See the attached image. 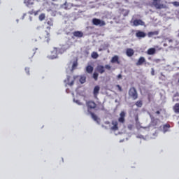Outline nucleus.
Wrapping results in <instances>:
<instances>
[{
	"label": "nucleus",
	"mask_w": 179,
	"mask_h": 179,
	"mask_svg": "<svg viewBox=\"0 0 179 179\" xmlns=\"http://www.w3.org/2000/svg\"><path fill=\"white\" fill-rule=\"evenodd\" d=\"M48 30H51V27H47Z\"/></svg>",
	"instance_id": "4c0bfd02"
},
{
	"label": "nucleus",
	"mask_w": 179,
	"mask_h": 179,
	"mask_svg": "<svg viewBox=\"0 0 179 179\" xmlns=\"http://www.w3.org/2000/svg\"><path fill=\"white\" fill-rule=\"evenodd\" d=\"M158 61H160V59H157V62Z\"/></svg>",
	"instance_id": "c03bdc74"
},
{
	"label": "nucleus",
	"mask_w": 179,
	"mask_h": 179,
	"mask_svg": "<svg viewBox=\"0 0 179 179\" xmlns=\"http://www.w3.org/2000/svg\"><path fill=\"white\" fill-rule=\"evenodd\" d=\"M92 78L94 79V80L97 81L99 79V73L94 72L93 73Z\"/></svg>",
	"instance_id": "bb28decb"
},
{
	"label": "nucleus",
	"mask_w": 179,
	"mask_h": 179,
	"mask_svg": "<svg viewBox=\"0 0 179 179\" xmlns=\"http://www.w3.org/2000/svg\"><path fill=\"white\" fill-rule=\"evenodd\" d=\"M80 82L82 84L85 83V82H86V76H81L80 78Z\"/></svg>",
	"instance_id": "cd10ccee"
},
{
	"label": "nucleus",
	"mask_w": 179,
	"mask_h": 179,
	"mask_svg": "<svg viewBox=\"0 0 179 179\" xmlns=\"http://www.w3.org/2000/svg\"><path fill=\"white\" fill-rule=\"evenodd\" d=\"M172 3L174 6H179V2L178 1H173Z\"/></svg>",
	"instance_id": "2f4dec72"
},
{
	"label": "nucleus",
	"mask_w": 179,
	"mask_h": 179,
	"mask_svg": "<svg viewBox=\"0 0 179 179\" xmlns=\"http://www.w3.org/2000/svg\"><path fill=\"white\" fill-rule=\"evenodd\" d=\"M118 122L121 124L125 122V112L122 111L120 114V117L118 118Z\"/></svg>",
	"instance_id": "9d476101"
},
{
	"label": "nucleus",
	"mask_w": 179,
	"mask_h": 179,
	"mask_svg": "<svg viewBox=\"0 0 179 179\" xmlns=\"http://www.w3.org/2000/svg\"><path fill=\"white\" fill-rule=\"evenodd\" d=\"M99 92H100V87H99V85L95 86L93 92L94 96L95 97V99H97V96L99 95Z\"/></svg>",
	"instance_id": "2eb2a0df"
},
{
	"label": "nucleus",
	"mask_w": 179,
	"mask_h": 179,
	"mask_svg": "<svg viewBox=\"0 0 179 179\" xmlns=\"http://www.w3.org/2000/svg\"><path fill=\"white\" fill-rule=\"evenodd\" d=\"M143 64H146V59L144 57H141L138 58L136 65V66H141Z\"/></svg>",
	"instance_id": "0eeeda50"
},
{
	"label": "nucleus",
	"mask_w": 179,
	"mask_h": 179,
	"mask_svg": "<svg viewBox=\"0 0 179 179\" xmlns=\"http://www.w3.org/2000/svg\"><path fill=\"white\" fill-rule=\"evenodd\" d=\"M110 62L112 64H120L119 57L117 55H115L113 57H112Z\"/></svg>",
	"instance_id": "6ab92c4d"
},
{
	"label": "nucleus",
	"mask_w": 179,
	"mask_h": 179,
	"mask_svg": "<svg viewBox=\"0 0 179 179\" xmlns=\"http://www.w3.org/2000/svg\"><path fill=\"white\" fill-rule=\"evenodd\" d=\"M148 55H155L156 54V49L155 48H149L147 51Z\"/></svg>",
	"instance_id": "f3484780"
},
{
	"label": "nucleus",
	"mask_w": 179,
	"mask_h": 179,
	"mask_svg": "<svg viewBox=\"0 0 179 179\" xmlns=\"http://www.w3.org/2000/svg\"><path fill=\"white\" fill-rule=\"evenodd\" d=\"M106 69H108V71H110L111 69V66L108 64L105 65V66L103 65H98L96 68V72H99V73H101V75L104 73V72H106Z\"/></svg>",
	"instance_id": "f03ea898"
},
{
	"label": "nucleus",
	"mask_w": 179,
	"mask_h": 179,
	"mask_svg": "<svg viewBox=\"0 0 179 179\" xmlns=\"http://www.w3.org/2000/svg\"><path fill=\"white\" fill-rule=\"evenodd\" d=\"M173 110L177 114H179V103H176L175 104V106H173Z\"/></svg>",
	"instance_id": "4be33fe9"
},
{
	"label": "nucleus",
	"mask_w": 179,
	"mask_h": 179,
	"mask_svg": "<svg viewBox=\"0 0 179 179\" xmlns=\"http://www.w3.org/2000/svg\"><path fill=\"white\" fill-rule=\"evenodd\" d=\"M66 93H69V90H66Z\"/></svg>",
	"instance_id": "a19ab883"
},
{
	"label": "nucleus",
	"mask_w": 179,
	"mask_h": 179,
	"mask_svg": "<svg viewBox=\"0 0 179 179\" xmlns=\"http://www.w3.org/2000/svg\"><path fill=\"white\" fill-rule=\"evenodd\" d=\"M156 114H160V111L159 110H157V112H156Z\"/></svg>",
	"instance_id": "ea45409f"
},
{
	"label": "nucleus",
	"mask_w": 179,
	"mask_h": 179,
	"mask_svg": "<svg viewBox=\"0 0 179 179\" xmlns=\"http://www.w3.org/2000/svg\"><path fill=\"white\" fill-rule=\"evenodd\" d=\"M92 23L94 26H99V27H103V26H106V22L98 18H93L92 20Z\"/></svg>",
	"instance_id": "20e7f679"
},
{
	"label": "nucleus",
	"mask_w": 179,
	"mask_h": 179,
	"mask_svg": "<svg viewBox=\"0 0 179 179\" xmlns=\"http://www.w3.org/2000/svg\"><path fill=\"white\" fill-rule=\"evenodd\" d=\"M93 70H94V68L92 66H90V65L87 66L86 72L87 73H93Z\"/></svg>",
	"instance_id": "412c9836"
},
{
	"label": "nucleus",
	"mask_w": 179,
	"mask_h": 179,
	"mask_svg": "<svg viewBox=\"0 0 179 179\" xmlns=\"http://www.w3.org/2000/svg\"><path fill=\"white\" fill-rule=\"evenodd\" d=\"M136 37H137V38H145V37H146V33L138 30L136 33Z\"/></svg>",
	"instance_id": "423d86ee"
},
{
	"label": "nucleus",
	"mask_w": 179,
	"mask_h": 179,
	"mask_svg": "<svg viewBox=\"0 0 179 179\" xmlns=\"http://www.w3.org/2000/svg\"><path fill=\"white\" fill-rule=\"evenodd\" d=\"M143 105V103H142V101H137L136 102V107L141 108V107H142Z\"/></svg>",
	"instance_id": "c85d7f7f"
},
{
	"label": "nucleus",
	"mask_w": 179,
	"mask_h": 179,
	"mask_svg": "<svg viewBox=\"0 0 179 179\" xmlns=\"http://www.w3.org/2000/svg\"><path fill=\"white\" fill-rule=\"evenodd\" d=\"M45 33H46L45 38H47V42L48 43V41H50V32L46 31Z\"/></svg>",
	"instance_id": "7c9ffc66"
},
{
	"label": "nucleus",
	"mask_w": 179,
	"mask_h": 179,
	"mask_svg": "<svg viewBox=\"0 0 179 179\" xmlns=\"http://www.w3.org/2000/svg\"><path fill=\"white\" fill-rule=\"evenodd\" d=\"M169 41H171V40H170Z\"/></svg>",
	"instance_id": "de8ad7c7"
},
{
	"label": "nucleus",
	"mask_w": 179,
	"mask_h": 179,
	"mask_svg": "<svg viewBox=\"0 0 179 179\" xmlns=\"http://www.w3.org/2000/svg\"><path fill=\"white\" fill-rule=\"evenodd\" d=\"M46 23L48 24V26H54V21L52 20V18L47 20Z\"/></svg>",
	"instance_id": "5701e85b"
},
{
	"label": "nucleus",
	"mask_w": 179,
	"mask_h": 179,
	"mask_svg": "<svg viewBox=\"0 0 179 179\" xmlns=\"http://www.w3.org/2000/svg\"><path fill=\"white\" fill-rule=\"evenodd\" d=\"M29 54H31V57L34 56V54H36V52H34V51L33 52H31Z\"/></svg>",
	"instance_id": "72a5a7b5"
},
{
	"label": "nucleus",
	"mask_w": 179,
	"mask_h": 179,
	"mask_svg": "<svg viewBox=\"0 0 179 179\" xmlns=\"http://www.w3.org/2000/svg\"><path fill=\"white\" fill-rule=\"evenodd\" d=\"M133 25L134 26H145V22L142 20H134L133 21Z\"/></svg>",
	"instance_id": "1a4fd4ad"
},
{
	"label": "nucleus",
	"mask_w": 179,
	"mask_h": 179,
	"mask_svg": "<svg viewBox=\"0 0 179 179\" xmlns=\"http://www.w3.org/2000/svg\"><path fill=\"white\" fill-rule=\"evenodd\" d=\"M148 59H152V58L151 57H148Z\"/></svg>",
	"instance_id": "37998d69"
},
{
	"label": "nucleus",
	"mask_w": 179,
	"mask_h": 179,
	"mask_svg": "<svg viewBox=\"0 0 179 179\" xmlns=\"http://www.w3.org/2000/svg\"><path fill=\"white\" fill-rule=\"evenodd\" d=\"M91 56L94 59H97V58H99V54L96 52H93Z\"/></svg>",
	"instance_id": "b1692460"
},
{
	"label": "nucleus",
	"mask_w": 179,
	"mask_h": 179,
	"mask_svg": "<svg viewBox=\"0 0 179 179\" xmlns=\"http://www.w3.org/2000/svg\"><path fill=\"white\" fill-rule=\"evenodd\" d=\"M170 128H171L170 124H164L162 127V132H164V134H166V132H169L170 131Z\"/></svg>",
	"instance_id": "9b49d317"
},
{
	"label": "nucleus",
	"mask_w": 179,
	"mask_h": 179,
	"mask_svg": "<svg viewBox=\"0 0 179 179\" xmlns=\"http://www.w3.org/2000/svg\"><path fill=\"white\" fill-rule=\"evenodd\" d=\"M112 125H113L110 129L111 131H118V122L116 120L112 121Z\"/></svg>",
	"instance_id": "f8f14e48"
},
{
	"label": "nucleus",
	"mask_w": 179,
	"mask_h": 179,
	"mask_svg": "<svg viewBox=\"0 0 179 179\" xmlns=\"http://www.w3.org/2000/svg\"><path fill=\"white\" fill-rule=\"evenodd\" d=\"M129 96L134 100L138 99V91H136V88L131 87L129 90Z\"/></svg>",
	"instance_id": "7ed1b4c3"
},
{
	"label": "nucleus",
	"mask_w": 179,
	"mask_h": 179,
	"mask_svg": "<svg viewBox=\"0 0 179 179\" xmlns=\"http://www.w3.org/2000/svg\"><path fill=\"white\" fill-rule=\"evenodd\" d=\"M36 0H24V3L27 6V8H31L34 5Z\"/></svg>",
	"instance_id": "6e6552de"
},
{
	"label": "nucleus",
	"mask_w": 179,
	"mask_h": 179,
	"mask_svg": "<svg viewBox=\"0 0 179 179\" xmlns=\"http://www.w3.org/2000/svg\"><path fill=\"white\" fill-rule=\"evenodd\" d=\"M66 34H67V35H69V32H67Z\"/></svg>",
	"instance_id": "79ce46f5"
},
{
	"label": "nucleus",
	"mask_w": 179,
	"mask_h": 179,
	"mask_svg": "<svg viewBox=\"0 0 179 179\" xmlns=\"http://www.w3.org/2000/svg\"><path fill=\"white\" fill-rule=\"evenodd\" d=\"M118 79H121L122 78V76L121 74H119L117 76Z\"/></svg>",
	"instance_id": "c9c22d12"
},
{
	"label": "nucleus",
	"mask_w": 179,
	"mask_h": 179,
	"mask_svg": "<svg viewBox=\"0 0 179 179\" xmlns=\"http://www.w3.org/2000/svg\"><path fill=\"white\" fill-rule=\"evenodd\" d=\"M35 15H37V13H36Z\"/></svg>",
	"instance_id": "49530a36"
},
{
	"label": "nucleus",
	"mask_w": 179,
	"mask_h": 179,
	"mask_svg": "<svg viewBox=\"0 0 179 179\" xmlns=\"http://www.w3.org/2000/svg\"><path fill=\"white\" fill-rule=\"evenodd\" d=\"M86 106L88 111H90V110H96V108H97V103L92 100L87 101Z\"/></svg>",
	"instance_id": "39448f33"
},
{
	"label": "nucleus",
	"mask_w": 179,
	"mask_h": 179,
	"mask_svg": "<svg viewBox=\"0 0 179 179\" xmlns=\"http://www.w3.org/2000/svg\"><path fill=\"white\" fill-rule=\"evenodd\" d=\"M117 87H118V89H119V90H120V92L122 91V88L121 87V86L117 85Z\"/></svg>",
	"instance_id": "f704fd0d"
},
{
	"label": "nucleus",
	"mask_w": 179,
	"mask_h": 179,
	"mask_svg": "<svg viewBox=\"0 0 179 179\" xmlns=\"http://www.w3.org/2000/svg\"><path fill=\"white\" fill-rule=\"evenodd\" d=\"M73 35L74 37H78V38H80L83 37V32L80 31H75L74 32H73Z\"/></svg>",
	"instance_id": "ddd939ff"
},
{
	"label": "nucleus",
	"mask_w": 179,
	"mask_h": 179,
	"mask_svg": "<svg viewBox=\"0 0 179 179\" xmlns=\"http://www.w3.org/2000/svg\"><path fill=\"white\" fill-rule=\"evenodd\" d=\"M135 54V52L133 50V49L128 48L126 50V55L127 57H132Z\"/></svg>",
	"instance_id": "a211bd4d"
},
{
	"label": "nucleus",
	"mask_w": 179,
	"mask_h": 179,
	"mask_svg": "<svg viewBox=\"0 0 179 179\" xmlns=\"http://www.w3.org/2000/svg\"><path fill=\"white\" fill-rule=\"evenodd\" d=\"M158 35H159V31H150L148 33V37H153V36H158Z\"/></svg>",
	"instance_id": "aec40b11"
},
{
	"label": "nucleus",
	"mask_w": 179,
	"mask_h": 179,
	"mask_svg": "<svg viewBox=\"0 0 179 179\" xmlns=\"http://www.w3.org/2000/svg\"><path fill=\"white\" fill-rule=\"evenodd\" d=\"M76 66H77L76 63H73V68H76Z\"/></svg>",
	"instance_id": "e433bc0d"
},
{
	"label": "nucleus",
	"mask_w": 179,
	"mask_h": 179,
	"mask_svg": "<svg viewBox=\"0 0 179 179\" xmlns=\"http://www.w3.org/2000/svg\"><path fill=\"white\" fill-rule=\"evenodd\" d=\"M64 6H66V5H68V2H65L64 3Z\"/></svg>",
	"instance_id": "58836bf2"
},
{
	"label": "nucleus",
	"mask_w": 179,
	"mask_h": 179,
	"mask_svg": "<svg viewBox=\"0 0 179 179\" xmlns=\"http://www.w3.org/2000/svg\"><path fill=\"white\" fill-rule=\"evenodd\" d=\"M65 82H67L69 86H73V84L75 83V78L71 80V76H68Z\"/></svg>",
	"instance_id": "4468645a"
},
{
	"label": "nucleus",
	"mask_w": 179,
	"mask_h": 179,
	"mask_svg": "<svg viewBox=\"0 0 179 179\" xmlns=\"http://www.w3.org/2000/svg\"><path fill=\"white\" fill-rule=\"evenodd\" d=\"M151 6H154L157 9H164L166 5L163 3L162 0H152Z\"/></svg>",
	"instance_id": "f257e3e1"
},
{
	"label": "nucleus",
	"mask_w": 179,
	"mask_h": 179,
	"mask_svg": "<svg viewBox=\"0 0 179 179\" xmlns=\"http://www.w3.org/2000/svg\"><path fill=\"white\" fill-rule=\"evenodd\" d=\"M52 54H54V55L49 56V57L51 58V59H55V58H57V50L52 52Z\"/></svg>",
	"instance_id": "393cba45"
},
{
	"label": "nucleus",
	"mask_w": 179,
	"mask_h": 179,
	"mask_svg": "<svg viewBox=\"0 0 179 179\" xmlns=\"http://www.w3.org/2000/svg\"><path fill=\"white\" fill-rule=\"evenodd\" d=\"M129 11L127 10L126 13L124 14V16H128Z\"/></svg>",
	"instance_id": "473e14b6"
},
{
	"label": "nucleus",
	"mask_w": 179,
	"mask_h": 179,
	"mask_svg": "<svg viewBox=\"0 0 179 179\" xmlns=\"http://www.w3.org/2000/svg\"><path fill=\"white\" fill-rule=\"evenodd\" d=\"M159 124H160V120L159 119H152L151 121V125H152V127H157Z\"/></svg>",
	"instance_id": "dca6fc26"
},
{
	"label": "nucleus",
	"mask_w": 179,
	"mask_h": 179,
	"mask_svg": "<svg viewBox=\"0 0 179 179\" xmlns=\"http://www.w3.org/2000/svg\"><path fill=\"white\" fill-rule=\"evenodd\" d=\"M38 19L41 22H43V20H44V19H45V13H41Z\"/></svg>",
	"instance_id": "a878e982"
},
{
	"label": "nucleus",
	"mask_w": 179,
	"mask_h": 179,
	"mask_svg": "<svg viewBox=\"0 0 179 179\" xmlns=\"http://www.w3.org/2000/svg\"><path fill=\"white\" fill-rule=\"evenodd\" d=\"M136 120H138V116L136 117Z\"/></svg>",
	"instance_id": "a18cd8bd"
},
{
	"label": "nucleus",
	"mask_w": 179,
	"mask_h": 179,
	"mask_svg": "<svg viewBox=\"0 0 179 179\" xmlns=\"http://www.w3.org/2000/svg\"><path fill=\"white\" fill-rule=\"evenodd\" d=\"M91 114V117L92 118L94 119V121H97L98 118H97V115H94V113L90 112Z\"/></svg>",
	"instance_id": "c756f323"
}]
</instances>
